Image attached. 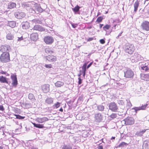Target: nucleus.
<instances>
[{"label": "nucleus", "instance_id": "nucleus-1", "mask_svg": "<svg viewBox=\"0 0 149 149\" xmlns=\"http://www.w3.org/2000/svg\"><path fill=\"white\" fill-rule=\"evenodd\" d=\"M0 61L3 63L8 62L10 61L9 52L3 53L0 57Z\"/></svg>", "mask_w": 149, "mask_h": 149}, {"label": "nucleus", "instance_id": "nucleus-2", "mask_svg": "<svg viewBox=\"0 0 149 149\" xmlns=\"http://www.w3.org/2000/svg\"><path fill=\"white\" fill-rule=\"evenodd\" d=\"M124 49L126 52L131 54L134 50V47L132 44H127L124 47Z\"/></svg>", "mask_w": 149, "mask_h": 149}, {"label": "nucleus", "instance_id": "nucleus-3", "mask_svg": "<svg viewBox=\"0 0 149 149\" xmlns=\"http://www.w3.org/2000/svg\"><path fill=\"white\" fill-rule=\"evenodd\" d=\"M134 75L133 71L129 68L127 69L126 71L124 72V77L127 78H132Z\"/></svg>", "mask_w": 149, "mask_h": 149}, {"label": "nucleus", "instance_id": "nucleus-4", "mask_svg": "<svg viewBox=\"0 0 149 149\" xmlns=\"http://www.w3.org/2000/svg\"><path fill=\"white\" fill-rule=\"evenodd\" d=\"M10 50V47L8 45H2L0 47V50L3 53L8 52Z\"/></svg>", "mask_w": 149, "mask_h": 149}, {"label": "nucleus", "instance_id": "nucleus-5", "mask_svg": "<svg viewBox=\"0 0 149 149\" xmlns=\"http://www.w3.org/2000/svg\"><path fill=\"white\" fill-rule=\"evenodd\" d=\"M109 108L111 111L116 112L118 109L116 104L114 102H111L109 105Z\"/></svg>", "mask_w": 149, "mask_h": 149}, {"label": "nucleus", "instance_id": "nucleus-6", "mask_svg": "<svg viewBox=\"0 0 149 149\" xmlns=\"http://www.w3.org/2000/svg\"><path fill=\"white\" fill-rule=\"evenodd\" d=\"M45 42L47 44H51L54 41L53 38L50 36H47L44 38Z\"/></svg>", "mask_w": 149, "mask_h": 149}, {"label": "nucleus", "instance_id": "nucleus-7", "mask_svg": "<svg viewBox=\"0 0 149 149\" xmlns=\"http://www.w3.org/2000/svg\"><path fill=\"white\" fill-rule=\"evenodd\" d=\"M141 63L142 64L140 65V68L141 69L146 71H149V62Z\"/></svg>", "mask_w": 149, "mask_h": 149}, {"label": "nucleus", "instance_id": "nucleus-8", "mask_svg": "<svg viewBox=\"0 0 149 149\" xmlns=\"http://www.w3.org/2000/svg\"><path fill=\"white\" fill-rule=\"evenodd\" d=\"M124 120L126 125H131L134 123V119L132 117H127Z\"/></svg>", "mask_w": 149, "mask_h": 149}, {"label": "nucleus", "instance_id": "nucleus-9", "mask_svg": "<svg viewBox=\"0 0 149 149\" xmlns=\"http://www.w3.org/2000/svg\"><path fill=\"white\" fill-rule=\"evenodd\" d=\"M15 17L17 19H21L25 16V13L20 11H17L15 14Z\"/></svg>", "mask_w": 149, "mask_h": 149}, {"label": "nucleus", "instance_id": "nucleus-10", "mask_svg": "<svg viewBox=\"0 0 149 149\" xmlns=\"http://www.w3.org/2000/svg\"><path fill=\"white\" fill-rule=\"evenodd\" d=\"M132 61L137 62L141 59V56L137 53H135L134 55L131 57Z\"/></svg>", "mask_w": 149, "mask_h": 149}, {"label": "nucleus", "instance_id": "nucleus-11", "mask_svg": "<svg viewBox=\"0 0 149 149\" xmlns=\"http://www.w3.org/2000/svg\"><path fill=\"white\" fill-rule=\"evenodd\" d=\"M11 78L12 79V84L13 86L16 87L17 84V81L16 76L14 74H12L11 76Z\"/></svg>", "mask_w": 149, "mask_h": 149}, {"label": "nucleus", "instance_id": "nucleus-12", "mask_svg": "<svg viewBox=\"0 0 149 149\" xmlns=\"http://www.w3.org/2000/svg\"><path fill=\"white\" fill-rule=\"evenodd\" d=\"M48 120V118L44 117L42 118H37L36 120V121L38 123H42L45 122Z\"/></svg>", "mask_w": 149, "mask_h": 149}, {"label": "nucleus", "instance_id": "nucleus-13", "mask_svg": "<svg viewBox=\"0 0 149 149\" xmlns=\"http://www.w3.org/2000/svg\"><path fill=\"white\" fill-rule=\"evenodd\" d=\"M141 26L142 28L146 31L149 30V22L148 21H145L141 24Z\"/></svg>", "mask_w": 149, "mask_h": 149}, {"label": "nucleus", "instance_id": "nucleus-14", "mask_svg": "<svg viewBox=\"0 0 149 149\" xmlns=\"http://www.w3.org/2000/svg\"><path fill=\"white\" fill-rule=\"evenodd\" d=\"M41 88L42 91L45 93L48 92L49 91V85L44 84L42 86Z\"/></svg>", "mask_w": 149, "mask_h": 149}, {"label": "nucleus", "instance_id": "nucleus-15", "mask_svg": "<svg viewBox=\"0 0 149 149\" xmlns=\"http://www.w3.org/2000/svg\"><path fill=\"white\" fill-rule=\"evenodd\" d=\"M95 119L97 122H100L102 120V116L100 113H97L95 115Z\"/></svg>", "mask_w": 149, "mask_h": 149}, {"label": "nucleus", "instance_id": "nucleus-16", "mask_svg": "<svg viewBox=\"0 0 149 149\" xmlns=\"http://www.w3.org/2000/svg\"><path fill=\"white\" fill-rule=\"evenodd\" d=\"M47 60L50 62H54L56 61V57L53 55L48 56L46 57Z\"/></svg>", "mask_w": 149, "mask_h": 149}, {"label": "nucleus", "instance_id": "nucleus-17", "mask_svg": "<svg viewBox=\"0 0 149 149\" xmlns=\"http://www.w3.org/2000/svg\"><path fill=\"white\" fill-rule=\"evenodd\" d=\"M32 30L42 31H44L45 30V29L39 25H36L34 26L33 28L31 30Z\"/></svg>", "mask_w": 149, "mask_h": 149}, {"label": "nucleus", "instance_id": "nucleus-18", "mask_svg": "<svg viewBox=\"0 0 149 149\" xmlns=\"http://www.w3.org/2000/svg\"><path fill=\"white\" fill-rule=\"evenodd\" d=\"M141 78L146 81H149V74H141Z\"/></svg>", "mask_w": 149, "mask_h": 149}, {"label": "nucleus", "instance_id": "nucleus-19", "mask_svg": "<svg viewBox=\"0 0 149 149\" xmlns=\"http://www.w3.org/2000/svg\"><path fill=\"white\" fill-rule=\"evenodd\" d=\"M31 40L34 41L38 39V35L37 33H33L31 35Z\"/></svg>", "mask_w": 149, "mask_h": 149}, {"label": "nucleus", "instance_id": "nucleus-20", "mask_svg": "<svg viewBox=\"0 0 149 149\" xmlns=\"http://www.w3.org/2000/svg\"><path fill=\"white\" fill-rule=\"evenodd\" d=\"M147 104H146V105H142L140 107H135L132 109H134L135 110V111L136 113L137 112V111L140 110H144L146 108V107Z\"/></svg>", "mask_w": 149, "mask_h": 149}, {"label": "nucleus", "instance_id": "nucleus-21", "mask_svg": "<svg viewBox=\"0 0 149 149\" xmlns=\"http://www.w3.org/2000/svg\"><path fill=\"white\" fill-rule=\"evenodd\" d=\"M29 23L27 22H24L22 23V27L23 29H27L29 27Z\"/></svg>", "mask_w": 149, "mask_h": 149}, {"label": "nucleus", "instance_id": "nucleus-22", "mask_svg": "<svg viewBox=\"0 0 149 149\" xmlns=\"http://www.w3.org/2000/svg\"><path fill=\"white\" fill-rule=\"evenodd\" d=\"M143 149H149V141H145L143 145Z\"/></svg>", "mask_w": 149, "mask_h": 149}, {"label": "nucleus", "instance_id": "nucleus-23", "mask_svg": "<svg viewBox=\"0 0 149 149\" xmlns=\"http://www.w3.org/2000/svg\"><path fill=\"white\" fill-rule=\"evenodd\" d=\"M53 99L51 97H48L45 100V102L48 104H51L53 103Z\"/></svg>", "mask_w": 149, "mask_h": 149}, {"label": "nucleus", "instance_id": "nucleus-24", "mask_svg": "<svg viewBox=\"0 0 149 149\" xmlns=\"http://www.w3.org/2000/svg\"><path fill=\"white\" fill-rule=\"evenodd\" d=\"M6 37L8 40H12L14 38V35L11 32H9L7 34Z\"/></svg>", "mask_w": 149, "mask_h": 149}, {"label": "nucleus", "instance_id": "nucleus-25", "mask_svg": "<svg viewBox=\"0 0 149 149\" xmlns=\"http://www.w3.org/2000/svg\"><path fill=\"white\" fill-rule=\"evenodd\" d=\"M16 6V4L15 3L10 2L8 4V8L11 9L15 7Z\"/></svg>", "mask_w": 149, "mask_h": 149}, {"label": "nucleus", "instance_id": "nucleus-26", "mask_svg": "<svg viewBox=\"0 0 149 149\" xmlns=\"http://www.w3.org/2000/svg\"><path fill=\"white\" fill-rule=\"evenodd\" d=\"M64 84V83L63 82L60 81H58L55 83V86L58 87H61L63 86Z\"/></svg>", "mask_w": 149, "mask_h": 149}, {"label": "nucleus", "instance_id": "nucleus-27", "mask_svg": "<svg viewBox=\"0 0 149 149\" xmlns=\"http://www.w3.org/2000/svg\"><path fill=\"white\" fill-rule=\"evenodd\" d=\"M0 81L3 83H6L7 84H8V83L7 78L3 76H0Z\"/></svg>", "mask_w": 149, "mask_h": 149}, {"label": "nucleus", "instance_id": "nucleus-28", "mask_svg": "<svg viewBox=\"0 0 149 149\" xmlns=\"http://www.w3.org/2000/svg\"><path fill=\"white\" fill-rule=\"evenodd\" d=\"M139 3V1L137 0L136 1L134 4V11L136 12L138 8Z\"/></svg>", "mask_w": 149, "mask_h": 149}, {"label": "nucleus", "instance_id": "nucleus-29", "mask_svg": "<svg viewBox=\"0 0 149 149\" xmlns=\"http://www.w3.org/2000/svg\"><path fill=\"white\" fill-rule=\"evenodd\" d=\"M33 124L34 127L37 128H44V126L43 124H36L35 123H33Z\"/></svg>", "mask_w": 149, "mask_h": 149}, {"label": "nucleus", "instance_id": "nucleus-30", "mask_svg": "<svg viewBox=\"0 0 149 149\" xmlns=\"http://www.w3.org/2000/svg\"><path fill=\"white\" fill-rule=\"evenodd\" d=\"M16 22L14 21H10L8 24V25L12 28L15 27L16 26Z\"/></svg>", "mask_w": 149, "mask_h": 149}, {"label": "nucleus", "instance_id": "nucleus-31", "mask_svg": "<svg viewBox=\"0 0 149 149\" xmlns=\"http://www.w3.org/2000/svg\"><path fill=\"white\" fill-rule=\"evenodd\" d=\"M61 103L57 102L56 103H55L54 105H53V107L54 109H57L58 107H59V106L60 105Z\"/></svg>", "mask_w": 149, "mask_h": 149}, {"label": "nucleus", "instance_id": "nucleus-32", "mask_svg": "<svg viewBox=\"0 0 149 149\" xmlns=\"http://www.w3.org/2000/svg\"><path fill=\"white\" fill-rule=\"evenodd\" d=\"M80 7L78 5H77L74 8L72 9V10L75 13L77 12L79 10Z\"/></svg>", "mask_w": 149, "mask_h": 149}, {"label": "nucleus", "instance_id": "nucleus-33", "mask_svg": "<svg viewBox=\"0 0 149 149\" xmlns=\"http://www.w3.org/2000/svg\"><path fill=\"white\" fill-rule=\"evenodd\" d=\"M35 10L39 13L42 12L43 10L40 6H38L35 7Z\"/></svg>", "mask_w": 149, "mask_h": 149}, {"label": "nucleus", "instance_id": "nucleus-34", "mask_svg": "<svg viewBox=\"0 0 149 149\" xmlns=\"http://www.w3.org/2000/svg\"><path fill=\"white\" fill-rule=\"evenodd\" d=\"M109 117H110L112 119H113L117 117V115L116 113H112Z\"/></svg>", "mask_w": 149, "mask_h": 149}, {"label": "nucleus", "instance_id": "nucleus-35", "mask_svg": "<svg viewBox=\"0 0 149 149\" xmlns=\"http://www.w3.org/2000/svg\"><path fill=\"white\" fill-rule=\"evenodd\" d=\"M98 109L100 111H103L104 109V107L102 105H100L97 106Z\"/></svg>", "mask_w": 149, "mask_h": 149}, {"label": "nucleus", "instance_id": "nucleus-36", "mask_svg": "<svg viewBox=\"0 0 149 149\" xmlns=\"http://www.w3.org/2000/svg\"><path fill=\"white\" fill-rule=\"evenodd\" d=\"M33 23H35V24H41V21L37 19H34L32 20V21Z\"/></svg>", "mask_w": 149, "mask_h": 149}, {"label": "nucleus", "instance_id": "nucleus-37", "mask_svg": "<svg viewBox=\"0 0 149 149\" xmlns=\"http://www.w3.org/2000/svg\"><path fill=\"white\" fill-rule=\"evenodd\" d=\"M127 145V144L125 142H122L118 146L119 147H123L125 146H126Z\"/></svg>", "mask_w": 149, "mask_h": 149}, {"label": "nucleus", "instance_id": "nucleus-38", "mask_svg": "<svg viewBox=\"0 0 149 149\" xmlns=\"http://www.w3.org/2000/svg\"><path fill=\"white\" fill-rule=\"evenodd\" d=\"M62 149H72V148L69 146L64 145L62 147Z\"/></svg>", "mask_w": 149, "mask_h": 149}, {"label": "nucleus", "instance_id": "nucleus-39", "mask_svg": "<svg viewBox=\"0 0 149 149\" xmlns=\"http://www.w3.org/2000/svg\"><path fill=\"white\" fill-rule=\"evenodd\" d=\"M110 27V25L107 24L103 27V28L104 31H106V30L109 29Z\"/></svg>", "mask_w": 149, "mask_h": 149}, {"label": "nucleus", "instance_id": "nucleus-40", "mask_svg": "<svg viewBox=\"0 0 149 149\" xmlns=\"http://www.w3.org/2000/svg\"><path fill=\"white\" fill-rule=\"evenodd\" d=\"M15 116H16V118L17 119H24L25 118V117L22 116L18 115L15 114Z\"/></svg>", "mask_w": 149, "mask_h": 149}, {"label": "nucleus", "instance_id": "nucleus-41", "mask_svg": "<svg viewBox=\"0 0 149 149\" xmlns=\"http://www.w3.org/2000/svg\"><path fill=\"white\" fill-rule=\"evenodd\" d=\"M23 40V37L22 36H21V37H18L15 39L16 41H17V42H20L22 40Z\"/></svg>", "mask_w": 149, "mask_h": 149}, {"label": "nucleus", "instance_id": "nucleus-42", "mask_svg": "<svg viewBox=\"0 0 149 149\" xmlns=\"http://www.w3.org/2000/svg\"><path fill=\"white\" fill-rule=\"evenodd\" d=\"M34 97L33 95L31 93H29V98L30 100L33 99Z\"/></svg>", "mask_w": 149, "mask_h": 149}, {"label": "nucleus", "instance_id": "nucleus-43", "mask_svg": "<svg viewBox=\"0 0 149 149\" xmlns=\"http://www.w3.org/2000/svg\"><path fill=\"white\" fill-rule=\"evenodd\" d=\"M135 135L137 136H141L142 135V133L140 131L137 132L135 134Z\"/></svg>", "mask_w": 149, "mask_h": 149}, {"label": "nucleus", "instance_id": "nucleus-44", "mask_svg": "<svg viewBox=\"0 0 149 149\" xmlns=\"http://www.w3.org/2000/svg\"><path fill=\"white\" fill-rule=\"evenodd\" d=\"M86 63H85L82 66V71H86Z\"/></svg>", "mask_w": 149, "mask_h": 149}, {"label": "nucleus", "instance_id": "nucleus-45", "mask_svg": "<svg viewBox=\"0 0 149 149\" xmlns=\"http://www.w3.org/2000/svg\"><path fill=\"white\" fill-rule=\"evenodd\" d=\"M45 66L47 68H52V65L51 64H45Z\"/></svg>", "mask_w": 149, "mask_h": 149}, {"label": "nucleus", "instance_id": "nucleus-46", "mask_svg": "<svg viewBox=\"0 0 149 149\" xmlns=\"http://www.w3.org/2000/svg\"><path fill=\"white\" fill-rule=\"evenodd\" d=\"M127 105L128 106L129 108L130 107L132 106V104L130 102V101L129 100H127Z\"/></svg>", "mask_w": 149, "mask_h": 149}, {"label": "nucleus", "instance_id": "nucleus-47", "mask_svg": "<svg viewBox=\"0 0 149 149\" xmlns=\"http://www.w3.org/2000/svg\"><path fill=\"white\" fill-rule=\"evenodd\" d=\"M118 103L119 104H121V105H123L124 104V102L123 100H119L118 101Z\"/></svg>", "mask_w": 149, "mask_h": 149}, {"label": "nucleus", "instance_id": "nucleus-48", "mask_svg": "<svg viewBox=\"0 0 149 149\" xmlns=\"http://www.w3.org/2000/svg\"><path fill=\"white\" fill-rule=\"evenodd\" d=\"M45 51L46 53H50V52H52V51H50V49L49 48H46L45 49Z\"/></svg>", "mask_w": 149, "mask_h": 149}, {"label": "nucleus", "instance_id": "nucleus-49", "mask_svg": "<svg viewBox=\"0 0 149 149\" xmlns=\"http://www.w3.org/2000/svg\"><path fill=\"white\" fill-rule=\"evenodd\" d=\"M102 17H98L97 19V21L98 22H100L102 21Z\"/></svg>", "mask_w": 149, "mask_h": 149}, {"label": "nucleus", "instance_id": "nucleus-50", "mask_svg": "<svg viewBox=\"0 0 149 149\" xmlns=\"http://www.w3.org/2000/svg\"><path fill=\"white\" fill-rule=\"evenodd\" d=\"M100 43L102 44H104L105 42V41L103 39H102L100 40Z\"/></svg>", "mask_w": 149, "mask_h": 149}, {"label": "nucleus", "instance_id": "nucleus-51", "mask_svg": "<svg viewBox=\"0 0 149 149\" xmlns=\"http://www.w3.org/2000/svg\"><path fill=\"white\" fill-rule=\"evenodd\" d=\"M78 84H80L82 83V80L81 79V78L80 77H79L78 78Z\"/></svg>", "mask_w": 149, "mask_h": 149}, {"label": "nucleus", "instance_id": "nucleus-52", "mask_svg": "<svg viewBox=\"0 0 149 149\" xmlns=\"http://www.w3.org/2000/svg\"><path fill=\"white\" fill-rule=\"evenodd\" d=\"M71 25L74 28H76L77 26V24H71Z\"/></svg>", "mask_w": 149, "mask_h": 149}, {"label": "nucleus", "instance_id": "nucleus-53", "mask_svg": "<svg viewBox=\"0 0 149 149\" xmlns=\"http://www.w3.org/2000/svg\"><path fill=\"white\" fill-rule=\"evenodd\" d=\"M0 110L2 111H3L4 110V108L3 106L2 105H0Z\"/></svg>", "mask_w": 149, "mask_h": 149}, {"label": "nucleus", "instance_id": "nucleus-54", "mask_svg": "<svg viewBox=\"0 0 149 149\" xmlns=\"http://www.w3.org/2000/svg\"><path fill=\"white\" fill-rule=\"evenodd\" d=\"M81 74H83V77H84L85 75L86 71H82L81 72Z\"/></svg>", "mask_w": 149, "mask_h": 149}, {"label": "nucleus", "instance_id": "nucleus-55", "mask_svg": "<svg viewBox=\"0 0 149 149\" xmlns=\"http://www.w3.org/2000/svg\"><path fill=\"white\" fill-rule=\"evenodd\" d=\"M124 112L122 111L121 112H118V114L119 116H121L123 115Z\"/></svg>", "mask_w": 149, "mask_h": 149}, {"label": "nucleus", "instance_id": "nucleus-56", "mask_svg": "<svg viewBox=\"0 0 149 149\" xmlns=\"http://www.w3.org/2000/svg\"><path fill=\"white\" fill-rule=\"evenodd\" d=\"M97 149H103V147L102 146H99L97 147Z\"/></svg>", "mask_w": 149, "mask_h": 149}, {"label": "nucleus", "instance_id": "nucleus-57", "mask_svg": "<svg viewBox=\"0 0 149 149\" xmlns=\"http://www.w3.org/2000/svg\"><path fill=\"white\" fill-rule=\"evenodd\" d=\"M93 38H90L87 40V41H90L93 40Z\"/></svg>", "mask_w": 149, "mask_h": 149}, {"label": "nucleus", "instance_id": "nucleus-58", "mask_svg": "<svg viewBox=\"0 0 149 149\" xmlns=\"http://www.w3.org/2000/svg\"><path fill=\"white\" fill-rule=\"evenodd\" d=\"M0 73L2 74H8H8L7 73H6V72H5L3 71H1Z\"/></svg>", "mask_w": 149, "mask_h": 149}, {"label": "nucleus", "instance_id": "nucleus-59", "mask_svg": "<svg viewBox=\"0 0 149 149\" xmlns=\"http://www.w3.org/2000/svg\"><path fill=\"white\" fill-rule=\"evenodd\" d=\"M122 33H123V32H122L121 33H120L118 35V36H117V37H116V38H118L119 37H120V36H121V34H122Z\"/></svg>", "mask_w": 149, "mask_h": 149}, {"label": "nucleus", "instance_id": "nucleus-60", "mask_svg": "<svg viewBox=\"0 0 149 149\" xmlns=\"http://www.w3.org/2000/svg\"><path fill=\"white\" fill-rule=\"evenodd\" d=\"M120 22V20L119 19H118V20H115V21H114L113 22V23H114V22Z\"/></svg>", "mask_w": 149, "mask_h": 149}, {"label": "nucleus", "instance_id": "nucleus-61", "mask_svg": "<svg viewBox=\"0 0 149 149\" xmlns=\"http://www.w3.org/2000/svg\"><path fill=\"white\" fill-rule=\"evenodd\" d=\"M140 131L142 133V134H143L144 133L146 132V130L144 129L143 130Z\"/></svg>", "mask_w": 149, "mask_h": 149}, {"label": "nucleus", "instance_id": "nucleus-62", "mask_svg": "<svg viewBox=\"0 0 149 149\" xmlns=\"http://www.w3.org/2000/svg\"><path fill=\"white\" fill-rule=\"evenodd\" d=\"M91 65L92 63H90L87 66V68H89L91 66Z\"/></svg>", "mask_w": 149, "mask_h": 149}, {"label": "nucleus", "instance_id": "nucleus-63", "mask_svg": "<svg viewBox=\"0 0 149 149\" xmlns=\"http://www.w3.org/2000/svg\"><path fill=\"white\" fill-rule=\"evenodd\" d=\"M117 25L116 24H114L113 26V27H112V28L113 29L114 28V29L115 30L116 29V27Z\"/></svg>", "mask_w": 149, "mask_h": 149}, {"label": "nucleus", "instance_id": "nucleus-64", "mask_svg": "<svg viewBox=\"0 0 149 149\" xmlns=\"http://www.w3.org/2000/svg\"><path fill=\"white\" fill-rule=\"evenodd\" d=\"M103 139H102L101 140L99 141V142L100 144L102 142H103Z\"/></svg>", "mask_w": 149, "mask_h": 149}]
</instances>
